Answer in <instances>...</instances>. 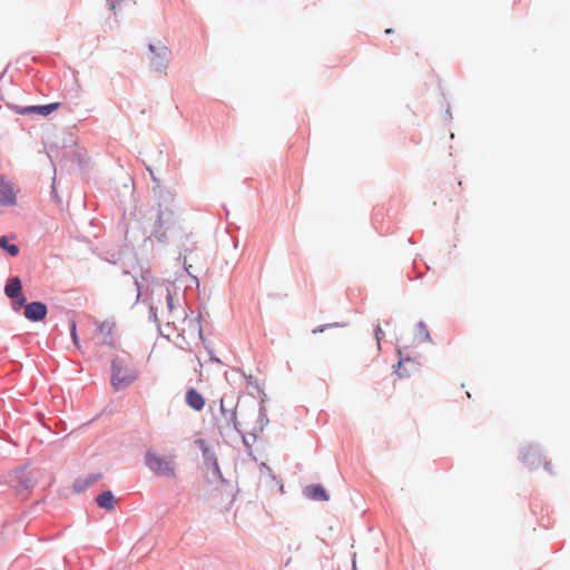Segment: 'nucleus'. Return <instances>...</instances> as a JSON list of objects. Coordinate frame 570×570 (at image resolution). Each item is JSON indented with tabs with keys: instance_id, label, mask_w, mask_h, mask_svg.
I'll return each mask as SVG.
<instances>
[{
	"instance_id": "obj_1",
	"label": "nucleus",
	"mask_w": 570,
	"mask_h": 570,
	"mask_svg": "<svg viewBox=\"0 0 570 570\" xmlns=\"http://www.w3.org/2000/svg\"><path fill=\"white\" fill-rule=\"evenodd\" d=\"M137 379L136 371L122 358L116 357L111 364V385L120 391L129 386Z\"/></svg>"
},
{
	"instance_id": "obj_2",
	"label": "nucleus",
	"mask_w": 570,
	"mask_h": 570,
	"mask_svg": "<svg viewBox=\"0 0 570 570\" xmlns=\"http://www.w3.org/2000/svg\"><path fill=\"white\" fill-rule=\"evenodd\" d=\"M147 466L158 475L174 476V463L170 458L160 456L153 452L146 454Z\"/></svg>"
},
{
	"instance_id": "obj_3",
	"label": "nucleus",
	"mask_w": 570,
	"mask_h": 570,
	"mask_svg": "<svg viewBox=\"0 0 570 570\" xmlns=\"http://www.w3.org/2000/svg\"><path fill=\"white\" fill-rule=\"evenodd\" d=\"M115 330L116 323L114 321L98 323L95 337L97 343L100 345L115 346Z\"/></svg>"
},
{
	"instance_id": "obj_4",
	"label": "nucleus",
	"mask_w": 570,
	"mask_h": 570,
	"mask_svg": "<svg viewBox=\"0 0 570 570\" xmlns=\"http://www.w3.org/2000/svg\"><path fill=\"white\" fill-rule=\"evenodd\" d=\"M149 50L153 53V57L150 58V66L155 70L165 69L169 60V49L159 42L156 45H149Z\"/></svg>"
},
{
	"instance_id": "obj_5",
	"label": "nucleus",
	"mask_w": 570,
	"mask_h": 570,
	"mask_svg": "<svg viewBox=\"0 0 570 570\" xmlns=\"http://www.w3.org/2000/svg\"><path fill=\"white\" fill-rule=\"evenodd\" d=\"M17 205V191L13 185L6 180L3 176L0 175V206H16Z\"/></svg>"
},
{
	"instance_id": "obj_6",
	"label": "nucleus",
	"mask_w": 570,
	"mask_h": 570,
	"mask_svg": "<svg viewBox=\"0 0 570 570\" xmlns=\"http://www.w3.org/2000/svg\"><path fill=\"white\" fill-rule=\"evenodd\" d=\"M47 306L41 302H32L26 305L24 316L29 321L39 322L47 315Z\"/></svg>"
},
{
	"instance_id": "obj_7",
	"label": "nucleus",
	"mask_w": 570,
	"mask_h": 570,
	"mask_svg": "<svg viewBox=\"0 0 570 570\" xmlns=\"http://www.w3.org/2000/svg\"><path fill=\"white\" fill-rule=\"evenodd\" d=\"M10 482L19 490L26 491L33 487V481L30 475L23 471H14L10 474Z\"/></svg>"
},
{
	"instance_id": "obj_8",
	"label": "nucleus",
	"mask_w": 570,
	"mask_h": 570,
	"mask_svg": "<svg viewBox=\"0 0 570 570\" xmlns=\"http://www.w3.org/2000/svg\"><path fill=\"white\" fill-rule=\"evenodd\" d=\"M522 461L530 469H534L541 462V452L537 448H528L522 453Z\"/></svg>"
},
{
	"instance_id": "obj_9",
	"label": "nucleus",
	"mask_w": 570,
	"mask_h": 570,
	"mask_svg": "<svg viewBox=\"0 0 570 570\" xmlns=\"http://www.w3.org/2000/svg\"><path fill=\"white\" fill-rule=\"evenodd\" d=\"M186 403L195 411H202L205 406L203 395L195 389H189L186 392Z\"/></svg>"
},
{
	"instance_id": "obj_10",
	"label": "nucleus",
	"mask_w": 570,
	"mask_h": 570,
	"mask_svg": "<svg viewBox=\"0 0 570 570\" xmlns=\"http://www.w3.org/2000/svg\"><path fill=\"white\" fill-rule=\"evenodd\" d=\"M305 495L315 501H327L328 494L321 484H312L305 488Z\"/></svg>"
},
{
	"instance_id": "obj_11",
	"label": "nucleus",
	"mask_w": 570,
	"mask_h": 570,
	"mask_svg": "<svg viewBox=\"0 0 570 570\" xmlns=\"http://www.w3.org/2000/svg\"><path fill=\"white\" fill-rule=\"evenodd\" d=\"M101 478H102L101 473H94V474L86 476L85 479H78L73 484V489L77 492H82L90 485L98 482Z\"/></svg>"
},
{
	"instance_id": "obj_12",
	"label": "nucleus",
	"mask_w": 570,
	"mask_h": 570,
	"mask_svg": "<svg viewBox=\"0 0 570 570\" xmlns=\"http://www.w3.org/2000/svg\"><path fill=\"white\" fill-rule=\"evenodd\" d=\"M59 107V102H52L49 105H42V106H30L26 107L22 112L27 114H39L42 116H48L55 110H57Z\"/></svg>"
},
{
	"instance_id": "obj_13",
	"label": "nucleus",
	"mask_w": 570,
	"mask_h": 570,
	"mask_svg": "<svg viewBox=\"0 0 570 570\" xmlns=\"http://www.w3.org/2000/svg\"><path fill=\"white\" fill-rule=\"evenodd\" d=\"M4 293L8 297L13 298L22 293V284L19 277H12L9 279L4 287Z\"/></svg>"
},
{
	"instance_id": "obj_14",
	"label": "nucleus",
	"mask_w": 570,
	"mask_h": 570,
	"mask_svg": "<svg viewBox=\"0 0 570 570\" xmlns=\"http://www.w3.org/2000/svg\"><path fill=\"white\" fill-rule=\"evenodd\" d=\"M115 502L116 499L111 491H105L97 497V504L99 505V508L106 509L108 511L115 509Z\"/></svg>"
},
{
	"instance_id": "obj_15",
	"label": "nucleus",
	"mask_w": 570,
	"mask_h": 570,
	"mask_svg": "<svg viewBox=\"0 0 570 570\" xmlns=\"http://www.w3.org/2000/svg\"><path fill=\"white\" fill-rule=\"evenodd\" d=\"M220 412L223 426L235 425L236 414L233 409H226L224 399H220Z\"/></svg>"
},
{
	"instance_id": "obj_16",
	"label": "nucleus",
	"mask_w": 570,
	"mask_h": 570,
	"mask_svg": "<svg viewBox=\"0 0 570 570\" xmlns=\"http://www.w3.org/2000/svg\"><path fill=\"white\" fill-rule=\"evenodd\" d=\"M153 294H156L157 296H164L166 299V306L168 314H173L174 312V298L168 287L158 286L153 291Z\"/></svg>"
},
{
	"instance_id": "obj_17",
	"label": "nucleus",
	"mask_w": 570,
	"mask_h": 570,
	"mask_svg": "<svg viewBox=\"0 0 570 570\" xmlns=\"http://www.w3.org/2000/svg\"><path fill=\"white\" fill-rule=\"evenodd\" d=\"M135 2L132 0H110V8L117 14V11L122 9H131Z\"/></svg>"
},
{
	"instance_id": "obj_18",
	"label": "nucleus",
	"mask_w": 570,
	"mask_h": 570,
	"mask_svg": "<svg viewBox=\"0 0 570 570\" xmlns=\"http://www.w3.org/2000/svg\"><path fill=\"white\" fill-rule=\"evenodd\" d=\"M148 170H149L150 176H151V179H153V181H154V184H155V186H154V194H155V196H156L157 198H163V197L165 196V191L163 190V187H161V184H160V179H159V178H157V177L154 175V173H153V170H151V169H149V168H148Z\"/></svg>"
},
{
	"instance_id": "obj_19",
	"label": "nucleus",
	"mask_w": 570,
	"mask_h": 570,
	"mask_svg": "<svg viewBox=\"0 0 570 570\" xmlns=\"http://www.w3.org/2000/svg\"><path fill=\"white\" fill-rule=\"evenodd\" d=\"M0 247L6 249L11 256H16L19 253L17 245H9L7 238L3 236L0 238Z\"/></svg>"
},
{
	"instance_id": "obj_20",
	"label": "nucleus",
	"mask_w": 570,
	"mask_h": 570,
	"mask_svg": "<svg viewBox=\"0 0 570 570\" xmlns=\"http://www.w3.org/2000/svg\"><path fill=\"white\" fill-rule=\"evenodd\" d=\"M12 299H13L14 308H20L22 306L26 307V305H27L26 296L22 293L19 294V296H14Z\"/></svg>"
},
{
	"instance_id": "obj_21",
	"label": "nucleus",
	"mask_w": 570,
	"mask_h": 570,
	"mask_svg": "<svg viewBox=\"0 0 570 570\" xmlns=\"http://www.w3.org/2000/svg\"><path fill=\"white\" fill-rule=\"evenodd\" d=\"M70 330H71V337H72V341H73L75 345L78 348H80L79 338H78V335H77V326H76V322L75 321L71 322Z\"/></svg>"
},
{
	"instance_id": "obj_22",
	"label": "nucleus",
	"mask_w": 570,
	"mask_h": 570,
	"mask_svg": "<svg viewBox=\"0 0 570 570\" xmlns=\"http://www.w3.org/2000/svg\"><path fill=\"white\" fill-rule=\"evenodd\" d=\"M383 335H384V333H383L381 326L377 325L376 328H375V338H376L377 351L381 350V343L380 342H381V338L383 337Z\"/></svg>"
},
{
	"instance_id": "obj_23",
	"label": "nucleus",
	"mask_w": 570,
	"mask_h": 570,
	"mask_svg": "<svg viewBox=\"0 0 570 570\" xmlns=\"http://www.w3.org/2000/svg\"><path fill=\"white\" fill-rule=\"evenodd\" d=\"M332 326H333L332 324L324 325L320 328L313 330V333L324 332L326 328L332 327Z\"/></svg>"
},
{
	"instance_id": "obj_24",
	"label": "nucleus",
	"mask_w": 570,
	"mask_h": 570,
	"mask_svg": "<svg viewBox=\"0 0 570 570\" xmlns=\"http://www.w3.org/2000/svg\"><path fill=\"white\" fill-rule=\"evenodd\" d=\"M385 33H393V29H391V28L386 29Z\"/></svg>"
}]
</instances>
